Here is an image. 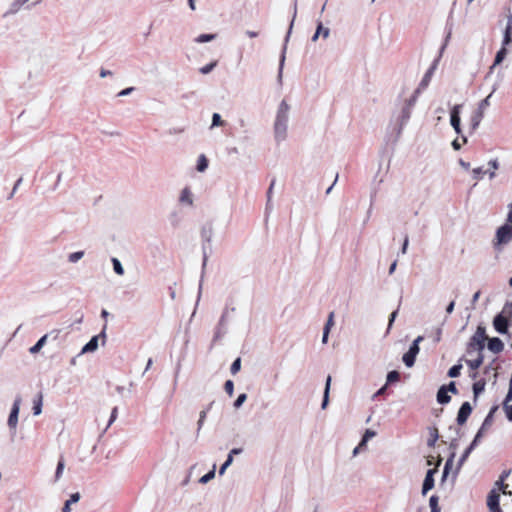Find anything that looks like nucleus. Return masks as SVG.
<instances>
[{"instance_id":"1","label":"nucleus","mask_w":512,"mask_h":512,"mask_svg":"<svg viewBox=\"0 0 512 512\" xmlns=\"http://www.w3.org/2000/svg\"><path fill=\"white\" fill-rule=\"evenodd\" d=\"M289 111L290 105L286 100H282L278 105L273 124L274 139L277 144L282 143L287 138Z\"/></svg>"},{"instance_id":"2","label":"nucleus","mask_w":512,"mask_h":512,"mask_svg":"<svg viewBox=\"0 0 512 512\" xmlns=\"http://www.w3.org/2000/svg\"><path fill=\"white\" fill-rule=\"evenodd\" d=\"M213 225L212 223H206L201 228V239H202V267H201V276L199 281V287H198V296H197V303L200 300L201 294H202V287H203V281L206 271V266L208 262V247L207 245L211 243L212 237H213Z\"/></svg>"},{"instance_id":"3","label":"nucleus","mask_w":512,"mask_h":512,"mask_svg":"<svg viewBox=\"0 0 512 512\" xmlns=\"http://www.w3.org/2000/svg\"><path fill=\"white\" fill-rule=\"evenodd\" d=\"M488 339L486 334V328L483 325H478L475 333L469 339L466 347V353L471 355L477 351L482 353L485 349V341Z\"/></svg>"},{"instance_id":"4","label":"nucleus","mask_w":512,"mask_h":512,"mask_svg":"<svg viewBox=\"0 0 512 512\" xmlns=\"http://www.w3.org/2000/svg\"><path fill=\"white\" fill-rule=\"evenodd\" d=\"M296 16H297V0H295L294 4H293L292 20L290 22L288 31L284 38L283 47H282L281 54L279 57V68H278V75H277V80H278L279 84H282V75H283V69H284V64H285V60H286L287 45H288V42H289V39H290V36L292 33V29L294 26V21L296 19Z\"/></svg>"},{"instance_id":"5","label":"nucleus","mask_w":512,"mask_h":512,"mask_svg":"<svg viewBox=\"0 0 512 512\" xmlns=\"http://www.w3.org/2000/svg\"><path fill=\"white\" fill-rule=\"evenodd\" d=\"M512 240V226L504 223L496 230L494 248L499 249V246L508 244Z\"/></svg>"},{"instance_id":"6","label":"nucleus","mask_w":512,"mask_h":512,"mask_svg":"<svg viewBox=\"0 0 512 512\" xmlns=\"http://www.w3.org/2000/svg\"><path fill=\"white\" fill-rule=\"evenodd\" d=\"M511 325L512 318L504 313L499 312L493 318V327L499 334H507Z\"/></svg>"},{"instance_id":"7","label":"nucleus","mask_w":512,"mask_h":512,"mask_svg":"<svg viewBox=\"0 0 512 512\" xmlns=\"http://www.w3.org/2000/svg\"><path fill=\"white\" fill-rule=\"evenodd\" d=\"M21 403V395H16L7 420V425L9 429L13 431V433H15L18 424V416L20 412Z\"/></svg>"},{"instance_id":"8","label":"nucleus","mask_w":512,"mask_h":512,"mask_svg":"<svg viewBox=\"0 0 512 512\" xmlns=\"http://www.w3.org/2000/svg\"><path fill=\"white\" fill-rule=\"evenodd\" d=\"M498 409H499L498 405H493L490 408V410H489L488 414L486 415V417L484 418V421L482 422L479 430L477 431V433L474 436V437H478L479 438V442H481V439L483 438L484 433L492 426L493 421H494V415H495V413L497 412Z\"/></svg>"},{"instance_id":"9","label":"nucleus","mask_w":512,"mask_h":512,"mask_svg":"<svg viewBox=\"0 0 512 512\" xmlns=\"http://www.w3.org/2000/svg\"><path fill=\"white\" fill-rule=\"evenodd\" d=\"M479 443H480L479 442V438L478 437H474L472 442L469 444V446L464 450V452L462 453L461 457L459 458V460L457 462V466H456V469L454 471V476H453L454 479L458 475L461 467L466 462V460L468 459L469 455L479 445Z\"/></svg>"},{"instance_id":"10","label":"nucleus","mask_w":512,"mask_h":512,"mask_svg":"<svg viewBox=\"0 0 512 512\" xmlns=\"http://www.w3.org/2000/svg\"><path fill=\"white\" fill-rule=\"evenodd\" d=\"M472 411H473V407L470 404V402H468V401L463 402L457 412V416H456L457 424L459 426L465 425L468 418L470 417Z\"/></svg>"},{"instance_id":"11","label":"nucleus","mask_w":512,"mask_h":512,"mask_svg":"<svg viewBox=\"0 0 512 512\" xmlns=\"http://www.w3.org/2000/svg\"><path fill=\"white\" fill-rule=\"evenodd\" d=\"M461 108V104H456L450 110V124L458 135L462 133L460 118Z\"/></svg>"},{"instance_id":"12","label":"nucleus","mask_w":512,"mask_h":512,"mask_svg":"<svg viewBox=\"0 0 512 512\" xmlns=\"http://www.w3.org/2000/svg\"><path fill=\"white\" fill-rule=\"evenodd\" d=\"M411 112H412V108H410L409 106H403L402 109H401V113H400V116L398 118V126H397V132H396V139L395 141L398 140V138L400 137L401 133H402V130L404 128V126L408 123L410 117H411Z\"/></svg>"},{"instance_id":"13","label":"nucleus","mask_w":512,"mask_h":512,"mask_svg":"<svg viewBox=\"0 0 512 512\" xmlns=\"http://www.w3.org/2000/svg\"><path fill=\"white\" fill-rule=\"evenodd\" d=\"M487 507L490 512H503L500 506V494L495 489L488 493Z\"/></svg>"},{"instance_id":"14","label":"nucleus","mask_w":512,"mask_h":512,"mask_svg":"<svg viewBox=\"0 0 512 512\" xmlns=\"http://www.w3.org/2000/svg\"><path fill=\"white\" fill-rule=\"evenodd\" d=\"M437 468L428 469L423 480L421 493L425 496L431 489L434 488L435 480L434 475L437 473Z\"/></svg>"},{"instance_id":"15","label":"nucleus","mask_w":512,"mask_h":512,"mask_svg":"<svg viewBox=\"0 0 512 512\" xmlns=\"http://www.w3.org/2000/svg\"><path fill=\"white\" fill-rule=\"evenodd\" d=\"M438 60H434L432 65L428 68L426 73L424 74L423 78L421 79L417 89L416 93H420L422 90L426 89L431 81V78L437 68Z\"/></svg>"},{"instance_id":"16","label":"nucleus","mask_w":512,"mask_h":512,"mask_svg":"<svg viewBox=\"0 0 512 512\" xmlns=\"http://www.w3.org/2000/svg\"><path fill=\"white\" fill-rule=\"evenodd\" d=\"M504 46H509L512 43V11L508 9L507 13V23L505 29L503 31V39Z\"/></svg>"},{"instance_id":"17","label":"nucleus","mask_w":512,"mask_h":512,"mask_svg":"<svg viewBox=\"0 0 512 512\" xmlns=\"http://www.w3.org/2000/svg\"><path fill=\"white\" fill-rule=\"evenodd\" d=\"M487 340V348L492 353L499 354L504 350V343L499 337H492Z\"/></svg>"},{"instance_id":"18","label":"nucleus","mask_w":512,"mask_h":512,"mask_svg":"<svg viewBox=\"0 0 512 512\" xmlns=\"http://www.w3.org/2000/svg\"><path fill=\"white\" fill-rule=\"evenodd\" d=\"M455 455L456 453L454 451H452L448 457V459L446 460V463L444 465V468H443V471H442V476H441V481H440V486H443L451 469H452V466H453V461H454V458H455Z\"/></svg>"},{"instance_id":"19","label":"nucleus","mask_w":512,"mask_h":512,"mask_svg":"<svg viewBox=\"0 0 512 512\" xmlns=\"http://www.w3.org/2000/svg\"><path fill=\"white\" fill-rule=\"evenodd\" d=\"M99 340L97 336L91 337V339L82 347L79 355L92 353L98 349Z\"/></svg>"},{"instance_id":"20","label":"nucleus","mask_w":512,"mask_h":512,"mask_svg":"<svg viewBox=\"0 0 512 512\" xmlns=\"http://www.w3.org/2000/svg\"><path fill=\"white\" fill-rule=\"evenodd\" d=\"M486 387V380L484 378L475 381L472 385L473 400L476 403L478 397L484 392Z\"/></svg>"},{"instance_id":"21","label":"nucleus","mask_w":512,"mask_h":512,"mask_svg":"<svg viewBox=\"0 0 512 512\" xmlns=\"http://www.w3.org/2000/svg\"><path fill=\"white\" fill-rule=\"evenodd\" d=\"M330 35V29L327 27H324L322 22L319 21L315 30V33L311 37L312 42H316L320 36H322L324 39L328 38Z\"/></svg>"},{"instance_id":"22","label":"nucleus","mask_w":512,"mask_h":512,"mask_svg":"<svg viewBox=\"0 0 512 512\" xmlns=\"http://www.w3.org/2000/svg\"><path fill=\"white\" fill-rule=\"evenodd\" d=\"M436 400L441 405H446L450 403L451 396L447 392L446 387H443L442 385L438 388L437 394H436Z\"/></svg>"},{"instance_id":"23","label":"nucleus","mask_w":512,"mask_h":512,"mask_svg":"<svg viewBox=\"0 0 512 512\" xmlns=\"http://www.w3.org/2000/svg\"><path fill=\"white\" fill-rule=\"evenodd\" d=\"M331 381H332V378H331L330 375H328L327 378H326V381H325V387H324V392H323V399H322V403H321V408L323 410L326 409V407L329 404V394H330Z\"/></svg>"},{"instance_id":"24","label":"nucleus","mask_w":512,"mask_h":512,"mask_svg":"<svg viewBox=\"0 0 512 512\" xmlns=\"http://www.w3.org/2000/svg\"><path fill=\"white\" fill-rule=\"evenodd\" d=\"M483 112L476 110L470 119V130L471 133L474 132L480 125L482 119H483Z\"/></svg>"},{"instance_id":"25","label":"nucleus","mask_w":512,"mask_h":512,"mask_svg":"<svg viewBox=\"0 0 512 512\" xmlns=\"http://www.w3.org/2000/svg\"><path fill=\"white\" fill-rule=\"evenodd\" d=\"M508 54L507 46L503 45V42L501 43V48L496 52L494 61H493V67H496L500 65L506 58Z\"/></svg>"},{"instance_id":"26","label":"nucleus","mask_w":512,"mask_h":512,"mask_svg":"<svg viewBox=\"0 0 512 512\" xmlns=\"http://www.w3.org/2000/svg\"><path fill=\"white\" fill-rule=\"evenodd\" d=\"M81 498L79 492L72 493L70 498L65 501L64 506L62 507V512H71V505L77 503Z\"/></svg>"},{"instance_id":"27","label":"nucleus","mask_w":512,"mask_h":512,"mask_svg":"<svg viewBox=\"0 0 512 512\" xmlns=\"http://www.w3.org/2000/svg\"><path fill=\"white\" fill-rule=\"evenodd\" d=\"M28 1H29V0H14V1L11 3V5H10V7H9L8 11L4 14V16L6 17V16H8V15H12V14L17 13V12L20 10V8H21L25 3H27Z\"/></svg>"},{"instance_id":"28","label":"nucleus","mask_w":512,"mask_h":512,"mask_svg":"<svg viewBox=\"0 0 512 512\" xmlns=\"http://www.w3.org/2000/svg\"><path fill=\"white\" fill-rule=\"evenodd\" d=\"M483 361H484L483 353H478V356L476 359L466 360V364L471 370L475 371L481 367V365L483 364Z\"/></svg>"},{"instance_id":"29","label":"nucleus","mask_w":512,"mask_h":512,"mask_svg":"<svg viewBox=\"0 0 512 512\" xmlns=\"http://www.w3.org/2000/svg\"><path fill=\"white\" fill-rule=\"evenodd\" d=\"M47 338H48V334H45L42 337H40L38 339V341L32 347H30L29 352L31 354L38 353L43 348V346L46 344Z\"/></svg>"},{"instance_id":"30","label":"nucleus","mask_w":512,"mask_h":512,"mask_svg":"<svg viewBox=\"0 0 512 512\" xmlns=\"http://www.w3.org/2000/svg\"><path fill=\"white\" fill-rule=\"evenodd\" d=\"M416 357H417L416 354H414L410 351H407L406 353L403 354L402 361L406 367L411 368L415 364Z\"/></svg>"},{"instance_id":"31","label":"nucleus","mask_w":512,"mask_h":512,"mask_svg":"<svg viewBox=\"0 0 512 512\" xmlns=\"http://www.w3.org/2000/svg\"><path fill=\"white\" fill-rule=\"evenodd\" d=\"M461 361L462 359H460L458 361L457 364L453 365L452 367L449 368L448 372H447V376L450 377V378H457L460 376L461 374V370H462V364H461Z\"/></svg>"},{"instance_id":"32","label":"nucleus","mask_w":512,"mask_h":512,"mask_svg":"<svg viewBox=\"0 0 512 512\" xmlns=\"http://www.w3.org/2000/svg\"><path fill=\"white\" fill-rule=\"evenodd\" d=\"M42 394L39 393L37 398L34 399L33 401V407H32V410H33V415L37 416V415H40L41 412H42Z\"/></svg>"},{"instance_id":"33","label":"nucleus","mask_w":512,"mask_h":512,"mask_svg":"<svg viewBox=\"0 0 512 512\" xmlns=\"http://www.w3.org/2000/svg\"><path fill=\"white\" fill-rule=\"evenodd\" d=\"M497 90V86L494 85L491 93L486 97L484 98L483 100L480 101L479 105H478V108L477 110L478 111H481L484 113V110L490 105V99L492 97V94Z\"/></svg>"},{"instance_id":"34","label":"nucleus","mask_w":512,"mask_h":512,"mask_svg":"<svg viewBox=\"0 0 512 512\" xmlns=\"http://www.w3.org/2000/svg\"><path fill=\"white\" fill-rule=\"evenodd\" d=\"M400 380V373L396 370L389 371L386 376V386L394 384Z\"/></svg>"},{"instance_id":"35","label":"nucleus","mask_w":512,"mask_h":512,"mask_svg":"<svg viewBox=\"0 0 512 512\" xmlns=\"http://www.w3.org/2000/svg\"><path fill=\"white\" fill-rule=\"evenodd\" d=\"M208 164H209V162H208V159L206 158V156L204 154H201L197 160V165H196L197 171L204 172L208 168Z\"/></svg>"},{"instance_id":"36","label":"nucleus","mask_w":512,"mask_h":512,"mask_svg":"<svg viewBox=\"0 0 512 512\" xmlns=\"http://www.w3.org/2000/svg\"><path fill=\"white\" fill-rule=\"evenodd\" d=\"M217 37V34L214 33H204L200 34L198 37L195 38V42L197 43H207L210 41L215 40Z\"/></svg>"},{"instance_id":"37","label":"nucleus","mask_w":512,"mask_h":512,"mask_svg":"<svg viewBox=\"0 0 512 512\" xmlns=\"http://www.w3.org/2000/svg\"><path fill=\"white\" fill-rule=\"evenodd\" d=\"M111 263L113 266V270L117 275H120V276L124 275V268L118 258L112 257Z\"/></svg>"},{"instance_id":"38","label":"nucleus","mask_w":512,"mask_h":512,"mask_svg":"<svg viewBox=\"0 0 512 512\" xmlns=\"http://www.w3.org/2000/svg\"><path fill=\"white\" fill-rule=\"evenodd\" d=\"M215 473H216V465L214 464L211 470H209L205 475L200 477L199 483H201V484L208 483L215 477Z\"/></svg>"},{"instance_id":"39","label":"nucleus","mask_w":512,"mask_h":512,"mask_svg":"<svg viewBox=\"0 0 512 512\" xmlns=\"http://www.w3.org/2000/svg\"><path fill=\"white\" fill-rule=\"evenodd\" d=\"M424 340V337L423 336H418L416 339L413 340V342L411 343V345L409 346V349L408 351L418 355L419 354V351H420V347H419V344L420 342H422Z\"/></svg>"},{"instance_id":"40","label":"nucleus","mask_w":512,"mask_h":512,"mask_svg":"<svg viewBox=\"0 0 512 512\" xmlns=\"http://www.w3.org/2000/svg\"><path fill=\"white\" fill-rule=\"evenodd\" d=\"M64 468H65V461H64L63 456H61L58 460L56 471H55V481H58L61 478Z\"/></svg>"},{"instance_id":"41","label":"nucleus","mask_w":512,"mask_h":512,"mask_svg":"<svg viewBox=\"0 0 512 512\" xmlns=\"http://www.w3.org/2000/svg\"><path fill=\"white\" fill-rule=\"evenodd\" d=\"M376 436V432L371 429H366L360 440V446H366L367 442Z\"/></svg>"},{"instance_id":"42","label":"nucleus","mask_w":512,"mask_h":512,"mask_svg":"<svg viewBox=\"0 0 512 512\" xmlns=\"http://www.w3.org/2000/svg\"><path fill=\"white\" fill-rule=\"evenodd\" d=\"M488 166L491 168V170L489 171H486L489 175V178L490 179H493L495 178L496 174H495V171L494 170H497L499 168V161L498 159H491L489 162H488Z\"/></svg>"},{"instance_id":"43","label":"nucleus","mask_w":512,"mask_h":512,"mask_svg":"<svg viewBox=\"0 0 512 512\" xmlns=\"http://www.w3.org/2000/svg\"><path fill=\"white\" fill-rule=\"evenodd\" d=\"M439 497L437 495H432L429 499V506L431 509V512H440L441 509L438 505Z\"/></svg>"},{"instance_id":"44","label":"nucleus","mask_w":512,"mask_h":512,"mask_svg":"<svg viewBox=\"0 0 512 512\" xmlns=\"http://www.w3.org/2000/svg\"><path fill=\"white\" fill-rule=\"evenodd\" d=\"M439 438L438 430L436 428L430 429V437L427 441L429 447H434Z\"/></svg>"},{"instance_id":"45","label":"nucleus","mask_w":512,"mask_h":512,"mask_svg":"<svg viewBox=\"0 0 512 512\" xmlns=\"http://www.w3.org/2000/svg\"><path fill=\"white\" fill-rule=\"evenodd\" d=\"M180 201L183 202V203L186 202L189 205H191L193 203V200H192V197H191V192H190V190L188 188H184L181 191Z\"/></svg>"},{"instance_id":"46","label":"nucleus","mask_w":512,"mask_h":512,"mask_svg":"<svg viewBox=\"0 0 512 512\" xmlns=\"http://www.w3.org/2000/svg\"><path fill=\"white\" fill-rule=\"evenodd\" d=\"M401 303V301L399 302V304ZM399 307L400 305L397 307L396 310H394L390 315H389V319H388V326H387V330H386V334H388L398 316V313H399Z\"/></svg>"},{"instance_id":"47","label":"nucleus","mask_w":512,"mask_h":512,"mask_svg":"<svg viewBox=\"0 0 512 512\" xmlns=\"http://www.w3.org/2000/svg\"><path fill=\"white\" fill-rule=\"evenodd\" d=\"M84 256V251H76V252H73V253H70L69 256H68V261L70 263H76L78 262L80 259H82Z\"/></svg>"},{"instance_id":"48","label":"nucleus","mask_w":512,"mask_h":512,"mask_svg":"<svg viewBox=\"0 0 512 512\" xmlns=\"http://www.w3.org/2000/svg\"><path fill=\"white\" fill-rule=\"evenodd\" d=\"M216 66H217V61H212V62L208 63L207 65H205V66L201 67V68L199 69V72H200L201 74H204V75L209 74L210 72H212V71H213V69H214Z\"/></svg>"},{"instance_id":"49","label":"nucleus","mask_w":512,"mask_h":512,"mask_svg":"<svg viewBox=\"0 0 512 512\" xmlns=\"http://www.w3.org/2000/svg\"><path fill=\"white\" fill-rule=\"evenodd\" d=\"M233 463V458H231V455H227L226 460L223 462V464L219 468V475H223L225 471L230 467Z\"/></svg>"},{"instance_id":"50","label":"nucleus","mask_w":512,"mask_h":512,"mask_svg":"<svg viewBox=\"0 0 512 512\" xmlns=\"http://www.w3.org/2000/svg\"><path fill=\"white\" fill-rule=\"evenodd\" d=\"M246 400H247V394L246 393H240L238 395V397L236 398V400L234 401L233 407L235 409H239L244 404V402Z\"/></svg>"},{"instance_id":"51","label":"nucleus","mask_w":512,"mask_h":512,"mask_svg":"<svg viewBox=\"0 0 512 512\" xmlns=\"http://www.w3.org/2000/svg\"><path fill=\"white\" fill-rule=\"evenodd\" d=\"M241 369V358L237 357L231 364L230 372L232 375L237 374Z\"/></svg>"},{"instance_id":"52","label":"nucleus","mask_w":512,"mask_h":512,"mask_svg":"<svg viewBox=\"0 0 512 512\" xmlns=\"http://www.w3.org/2000/svg\"><path fill=\"white\" fill-rule=\"evenodd\" d=\"M226 332H227L226 327L219 326V324H218L216 327V331L214 333L213 341H217L220 338H222L226 334Z\"/></svg>"},{"instance_id":"53","label":"nucleus","mask_w":512,"mask_h":512,"mask_svg":"<svg viewBox=\"0 0 512 512\" xmlns=\"http://www.w3.org/2000/svg\"><path fill=\"white\" fill-rule=\"evenodd\" d=\"M275 185V179H273L269 185V188L267 190V204H266V211H268L269 209H271V197H272V191H273V187Z\"/></svg>"},{"instance_id":"54","label":"nucleus","mask_w":512,"mask_h":512,"mask_svg":"<svg viewBox=\"0 0 512 512\" xmlns=\"http://www.w3.org/2000/svg\"><path fill=\"white\" fill-rule=\"evenodd\" d=\"M333 325H334V312H330L328 315V319L324 325L323 330L330 332Z\"/></svg>"},{"instance_id":"55","label":"nucleus","mask_w":512,"mask_h":512,"mask_svg":"<svg viewBox=\"0 0 512 512\" xmlns=\"http://www.w3.org/2000/svg\"><path fill=\"white\" fill-rule=\"evenodd\" d=\"M225 392L231 397L234 394V382L232 380H226L224 383Z\"/></svg>"},{"instance_id":"56","label":"nucleus","mask_w":512,"mask_h":512,"mask_svg":"<svg viewBox=\"0 0 512 512\" xmlns=\"http://www.w3.org/2000/svg\"><path fill=\"white\" fill-rule=\"evenodd\" d=\"M442 386L446 387L448 393H452L454 395H457L459 393L456 383L454 381H450L448 384H444Z\"/></svg>"},{"instance_id":"57","label":"nucleus","mask_w":512,"mask_h":512,"mask_svg":"<svg viewBox=\"0 0 512 512\" xmlns=\"http://www.w3.org/2000/svg\"><path fill=\"white\" fill-rule=\"evenodd\" d=\"M487 173L486 171L483 170L482 167H477V168H474L472 170V175H473V179L475 180H480L482 179L483 175Z\"/></svg>"},{"instance_id":"58","label":"nucleus","mask_w":512,"mask_h":512,"mask_svg":"<svg viewBox=\"0 0 512 512\" xmlns=\"http://www.w3.org/2000/svg\"><path fill=\"white\" fill-rule=\"evenodd\" d=\"M223 124L221 115L219 113H213L211 128L221 126Z\"/></svg>"},{"instance_id":"59","label":"nucleus","mask_w":512,"mask_h":512,"mask_svg":"<svg viewBox=\"0 0 512 512\" xmlns=\"http://www.w3.org/2000/svg\"><path fill=\"white\" fill-rule=\"evenodd\" d=\"M503 410L509 422H512V404L503 403Z\"/></svg>"},{"instance_id":"60","label":"nucleus","mask_w":512,"mask_h":512,"mask_svg":"<svg viewBox=\"0 0 512 512\" xmlns=\"http://www.w3.org/2000/svg\"><path fill=\"white\" fill-rule=\"evenodd\" d=\"M512 401V374H511V377H510V380H509V388H508V392L504 398V401L503 403H506V404H510V402Z\"/></svg>"},{"instance_id":"61","label":"nucleus","mask_w":512,"mask_h":512,"mask_svg":"<svg viewBox=\"0 0 512 512\" xmlns=\"http://www.w3.org/2000/svg\"><path fill=\"white\" fill-rule=\"evenodd\" d=\"M228 312H229V309L228 308H225L222 312V315L219 319V326H224L226 327V324H227V315H228Z\"/></svg>"},{"instance_id":"62","label":"nucleus","mask_w":512,"mask_h":512,"mask_svg":"<svg viewBox=\"0 0 512 512\" xmlns=\"http://www.w3.org/2000/svg\"><path fill=\"white\" fill-rule=\"evenodd\" d=\"M418 94L419 93H416V91H415L414 94L408 100H406L404 105L405 106H409L410 108H413V106L415 105V102L417 100V95Z\"/></svg>"},{"instance_id":"63","label":"nucleus","mask_w":512,"mask_h":512,"mask_svg":"<svg viewBox=\"0 0 512 512\" xmlns=\"http://www.w3.org/2000/svg\"><path fill=\"white\" fill-rule=\"evenodd\" d=\"M106 329H107V324L105 323L103 325L101 332L98 335H96L98 337V340H100V339L102 340V345H104L105 341H106V337H107Z\"/></svg>"},{"instance_id":"64","label":"nucleus","mask_w":512,"mask_h":512,"mask_svg":"<svg viewBox=\"0 0 512 512\" xmlns=\"http://www.w3.org/2000/svg\"><path fill=\"white\" fill-rule=\"evenodd\" d=\"M134 90H135V88H134V87H127V88H125V89L121 90V91L117 94V96H118V97L128 96V95H130Z\"/></svg>"}]
</instances>
